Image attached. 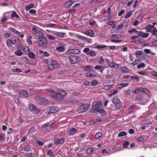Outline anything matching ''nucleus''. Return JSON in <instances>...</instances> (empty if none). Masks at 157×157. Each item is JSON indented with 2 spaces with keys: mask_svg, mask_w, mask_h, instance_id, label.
I'll use <instances>...</instances> for the list:
<instances>
[{
  "mask_svg": "<svg viewBox=\"0 0 157 157\" xmlns=\"http://www.w3.org/2000/svg\"><path fill=\"white\" fill-rule=\"evenodd\" d=\"M102 103L101 101H94L92 104V108L91 109L90 112L93 113H96L98 112L100 108L102 105Z\"/></svg>",
  "mask_w": 157,
  "mask_h": 157,
  "instance_id": "nucleus-1",
  "label": "nucleus"
},
{
  "mask_svg": "<svg viewBox=\"0 0 157 157\" xmlns=\"http://www.w3.org/2000/svg\"><path fill=\"white\" fill-rule=\"evenodd\" d=\"M47 91L51 92L50 95L53 99L56 101L60 100V96H59L58 93L53 90L52 89H48Z\"/></svg>",
  "mask_w": 157,
  "mask_h": 157,
  "instance_id": "nucleus-2",
  "label": "nucleus"
},
{
  "mask_svg": "<svg viewBox=\"0 0 157 157\" xmlns=\"http://www.w3.org/2000/svg\"><path fill=\"white\" fill-rule=\"evenodd\" d=\"M36 100L38 103L40 105H44L48 103V100L40 96L36 97Z\"/></svg>",
  "mask_w": 157,
  "mask_h": 157,
  "instance_id": "nucleus-3",
  "label": "nucleus"
},
{
  "mask_svg": "<svg viewBox=\"0 0 157 157\" xmlns=\"http://www.w3.org/2000/svg\"><path fill=\"white\" fill-rule=\"evenodd\" d=\"M140 91L146 93L147 94H149L150 93V91L147 89L140 87L136 88L134 90L132 91V93L133 94H136L139 93Z\"/></svg>",
  "mask_w": 157,
  "mask_h": 157,
  "instance_id": "nucleus-4",
  "label": "nucleus"
},
{
  "mask_svg": "<svg viewBox=\"0 0 157 157\" xmlns=\"http://www.w3.org/2000/svg\"><path fill=\"white\" fill-rule=\"evenodd\" d=\"M69 58L70 62L72 64L76 63L80 61V58L78 56L73 55L69 56Z\"/></svg>",
  "mask_w": 157,
  "mask_h": 157,
  "instance_id": "nucleus-5",
  "label": "nucleus"
},
{
  "mask_svg": "<svg viewBox=\"0 0 157 157\" xmlns=\"http://www.w3.org/2000/svg\"><path fill=\"white\" fill-rule=\"evenodd\" d=\"M90 105L88 104H86L82 105L78 109V111L79 113H82L85 112L87 110Z\"/></svg>",
  "mask_w": 157,
  "mask_h": 157,
  "instance_id": "nucleus-6",
  "label": "nucleus"
},
{
  "mask_svg": "<svg viewBox=\"0 0 157 157\" xmlns=\"http://www.w3.org/2000/svg\"><path fill=\"white\" fill-rule=\"evenodd\" d=\"M9 29L13 33H14V34L17 35H18V36L19 37L21 38V39H23L24 35L23 34V33H22L16 30V29L14 28L13 27H10L9 28Z\"/></svg>",
  "mask_w": 157,
  "mask_h": 157,
  "instance_id": "nucleus-7",
  "label": "nucleus"
},
{
  "mask_svg": "<svg viewBox=\"0 0 157 157\" xmlns=\"http://www.w3.org/2000/svg\"><path fill=\"white\" fill-rule=\"evenodd\" d=\"M39 40L38 44L39 46L42 47H44L47 44V40L45 37Z\"/></svg>",
  "mask_w": 157,
  "mask_h": 157,
  "instance_id": "nucleus-8",
  "label": "nucleus"
},
{
  "mask_svg": "<svg viewBox=\"0 0 157 157\" xmlns=\"http://www.w3.org/2000/svg\"><path fill=\"white\" fill-rule=\"evenodd\" d=\"M29 109L30 111L34 113H37L40 111V109H38L34 104H30L29 105Z\"/></svg>",
  "mask_w": 157,
  "mask_h": 157,
  "instance_id": "nucleus-9",
  "label": "nucleus"
},
{
  "mask_svg": "<svg viewBox=\"0 0 157 157\" xmlns=\"http://www.w3.org/2000/svg\"><path fill=\"white\" fill-rule=\"evenodd\" d=\"M58 108L55 107H51L46 110V111H48V112L46 113L47 114H53L58 112Z\"/></svg>",
  "mask_w": 157,
  "mask_h": 157,
  "instance_id": "nucleus-10",
  "label": "nucleus"
},
{
  "mask_svg": "<svg viewBox=\"0 0 157 157\" xmlns=\"http://www.w3.org/2000/svg\"><path fill=\"white\" fill-rule=\"evenodd\" d=\"M112 101L114 103L116 107L119 109L121 105V101L119 99L117 98L113 99Z\"/></svg>",
  "mask_w": 157,
  "mask_h": 157,
  "instance_id": "nucleus-11",
  "label": "nucleus"
},
{
  "mask_svg": "<svg viewBox=\"0 0 157 157\" xmlns=\"http://www.w3.org/2000/svg\"><path fill=\"white\" fill-rule=\"evenodd\" d=\"M76 37H78L79 39L83 40L85 42H87L88 43H91L92 42L91 39L87 38L86 37L77 34Z\"/></svg>",
  "mask_w": 157,
  "mask_h": 157,
  "instance_id": "nucleus-12",
  "label": "nucleus"
},
{
  "mask_svg": "<svg viewBox=\"0 0 157 157\" xmlns=\"http://www.w3.org/2000/svg\"><path fill=\"white\" fill-rule=\"evenodd\" d=\"M83 33L87 36H89L91 37L94 36V32L91 29H89L83 32Z\"/></svg>",
  "mask_w": 157,
  "mask_h": 157,
  "instance_id": "nucleus-13",
  "label": "nucleus"
},
{
  "mask_svg": "<svg viewBox=\"0 0 157 157\" xmlns=\"http://www.w3.org/2000/svg\"><path fill=\"white\" fill-rule=\"evenodd\" d=\"M53 34L55 35L57 37L63 38L64 37V36L66 35V33L63 32H54V33Z\"/></svg>",
  "mask_w": 157,
  "mask_h": 157,
  "instance_id": "nucleus-14",
  "label": "nucleus"
},
{
  "mask_svg": "<svg viewBox=\"0 0 157 157\" xmlns=\"http://www.w3.org/2000/svg\"><path fill=\"white\" fill-rule=\"evenodd\" d=\"M19 93H20V96L22 98H26L28 96V94L26 90H20Z\"/></svg>",
  "mask_w": 157,
  "mask_h": 157,
  "instance_id": "nucleus-15",
  "label": "nucleus"
},
{
  "mask_svg": "<svg viewBox=\"0 0 157 157\" xmlns=\"http://www.w3.org/2000/svg\"><path fill=\"white\" fill-rule=\"evenodd\" d=\"M138 33L137 34L139 36L144 38L147 37L149 35V33H143L141 31H138Z\"/></svg>",
  "mask_w": 157,
  "mask_h": 157,
  "instance_id": "nucleus-16",
  "label": "nucleus"
},
{
  "mask_svg": "<svg viewBox=\"0 0 157 157\" xmlns=\"http://www.w3.org/2000/svg\"><path fill=\"white\" fill-rule=\"evenodd\" d=\"M58 94H59V96H61L60 97L61 98L60 100L62 99L63 97L65 96L67 94L66 92L64 91V90H58Z\"/></svg>",
  "mask_w": 157,
  "mask_h": 157,
  "instance_id": "nucleus-17",
  "label": "nucleus"
},
{
  "mask_svg": "<svg viewBox=\"0 0 157 157\" xmlns=\"http://www.w3.org/2000/svg\"><path fill=\"white\" fill-rule=\"evenodd\" d=\"M93 45L94 48L98 49H102L108 47L104 45L100 44H95Z\"/></svg>",
  "mask_w": 157,
  "mask_h": 157,
  "instance_id": "nucleus-18",
  "label": "nucleus"
},
{
  "mask_svg": "<svg viewBox=\"0 0 157 157\" xmlns=\"http://www.w3.org/2000/svg\"><path fill=\"white\" fill-rule=\"evenodd\" d=\"M119 64L114 62H111L109 67L114 69H117L119 68Z\"/></svg>",
  "mask_w": 157,
  "mask_h": 157,
  "instance_id": "nucleus-19",
  "label": "nucleus"
},
{
  "mask_svg": "<svg viewBox=\"0 0 157 157\" xmlns=\"http://www.w3.org/2000/svg\"><path fill=\"white\" fill-rule=\"evenodd\" d=\"M119 70L122 73H127L129 72V69L126 66H124L120 68Z\"/></svg>",
  "mask_w": 157,
  "mask_h": 157,
  "instance_id": "nucleus-20",
  "label": "nucleus"
},
{
  "mask_svg": "<svg viewBox=\"0 0 157 157\" xmlns=\"http://www.w3.org/2000/svg\"><path fill=\"white\" fill-rule=\"evenodd\" d=\"M154 27H154L153 25H152L151 24H149L148 25L145 27V29L147 30V31L148 32H151V29L153 28L154 29Z\"/></svg>",
  "mask_w": 157,
  "mask_h": 157,
  "instance_id": "nucleus-21",
  "label": "nucleus"
},
{
  "mask_svg": "<svg viewBox=\"0 0 157 157\" xmlns=\"http://www.w3.org/2000/svg\"><path fill=\"white\" fill-rule=\"evenodd\" d=\"M37 34L38 40L45 38L44 34L41 31H39Z\"/></svg>",
  "mask_w": 157,
  "mask_h": 157,
  "instance_id": "nucleus-22",
  "label": "nucleus"
},
{
  "mask_svg": "<svg viewBox=\"0 0 157 157\" xmlns=\"http://www.w3.org/2000/svg\"><path fill=\"white\" fill-rule=\"evenodd\" d=\"M28 56L30 58L32 59H35L36 58V56L34 53L33 52L30 51L28 53Z\"/></svg>",
  "mask_w": 157,
  "mask_h": 157,
  "instance_id": "nucleus-23",
  "label": "nucleus"
},
{
  "mask_svg": "<svg viewBox=\"0 0 157 157\" xmlns=\"http://www.w3.org/2000/svg\"><path fill=\"white\" fill-rule=\"evenodd\" d=\"M13 45H18L21 44V41L18 38H16L13 40Z\"/></svg>",
  "mask_w": 157,
  "mask_h": 157,
  "instance_id": "nucleus-24",
  "label": "nucleus"
},
{
  "mask_svg": "<svg viewBox=\"0 0 157 157\" xmlns=\"http://www.w3.org/2000/svg\"><path fill=\"white\" fill-rule=\"evenodd\" d=\"M96 53L95 51L93 50H90L88 54V55L91 57H94L96 56Z\"/></svg>",
  "mask_w": 157,
  "mask_h": 157,
  "instance_id": "nucleus-25",
  "label": "nucleus"
},
{
  "mask_svg": "<svg viewBox=\"0 0 157 157\" xmlns=\"http://www.w3.org/2000/svg\"><path fill=\"white\" fill-rule=\"evenodd\" d=\"M154 36L157 37V29L155 27H154V29L151 30L150 32Z\"/></svg>",
  "mask_w": 157,
  "mask_h": 157,
  "instance_id": "nucleus-26",
  "label": "nucleus"
},
{
  "mask_svg": "<svg viewBox=\"0 0 157 157\" xmlns=\"http://www.w3.org/2000/svg\"><path fill=\"white\" fill-rule=\"evenodd\" d=\"M121 35L120 34H113L110 36L109 37L111 38H121Z\"/></svg>",
  "mask_w": 157,
  "mask_h": 157,
  "instance_id": "nucleus-27",
  "label": "nucleus"
},
{
  "mask_svg": "<svg viewBox=\"0 0 157 157\" xmlns=\"http://www.w3.org/2000/svg\"><path fill=\"white\" fill-rule=\"evenodd\" d=\"M46 36L49 40H55L56 38V37L54 36H53L49 34H48L46 35Z\"/></svg>",
  "mask_w": 157,
  "mask_h": 157,
  "instance_id": "nucleus-28",
  "label": "nucleus"
},
{
  "mask_svg": "<svg viewBox=\"0 0 157 157\" xmlns=\"http://www.w3.org/2000/svg\"><path fill=\"white\" fill-rule=\"evenodd\" d=\"M114 85H108L104 86L103 87V89L105 90H108L113 87Z\"/></svg>",
  "mask_w": 157,
  "mask_h": 157,
  "instance_id": "nucleus-29",
  "label": "nucleus"
},
{
  "mask_svg": "<svg viewBox=\"0 0 157 157\" xmlns=\"http://www.w3.org/2000/svg\"><path fill=\"white\" fill-rule=\"evenodd\" d=\"M105 58L104 59L103 57H100V59L98 61V63L101 65H103L105 63Z\"/></svg>",
  "mask_w": 157,
  "mask_h": 157,
  "instance_id": "nucleus-30",
  "label": "nucleus"
},
{
  "mask_svg": "<svg viewBox=\"0 0 157 157\" xmlns=\"http://www.w3.org/2000/svg\"><path fill=\"white\" fill-rule=\"evenodd\" d=\"M6 43L7 46L10 47H11L13 44V41L10 39H8L7 40Z\"/></svg>",
  "mask_w": 157,
  "mask_h": 157,
  "instance_id": "nucleus-31",
  "label": "nucleus"
},
{
  "mask_svg": "<svg viewBox=\"0 0 157 157\" xmlns=\"http://www.w3.org/2000/svg\"><path fill=\"white\" fill-rule=\"evenodd\" d=\"M95 75L92 72L90 71H88L86 73V76L89 77H93Z\"/></svg>",
  "mask_w": 157,
  "mask_h": 157,
  "instance_id": "nucleus-32",
  "label": "nucleus"
},
{
  "mask_svg": "<svg viewBox=\"0 0 157 157\" xmlns=\"http://www.w3.org/2000/svg\"><path fill=\"white\" fill-rule=\"evenodd\" d=\"M98 112H99L101 115L103 116H105L106 115L105 112L103 109H99Z\"/></svg>",
  "mask_w": 157,
  "mask_h": 157,
  "instance_id": "nucleus-33",
  "label": "nucleus"
},
{
  "mask_svg": "<svg viewBox=\"0 0 157 157\" xmlns=\"http://www.w3.org/2000/svg\"><path fill=\"white\" fill-rule=\"evenodd\" d=\"M73 2L71 1H69L67 2L65 4V7L68 8L70 7L73 4Z\"/></svg>",
  "mask_w": 157,
  "mask_h": 157,
  "instance_id": "nucleus-34",
  "label": "nucleus"
},
{
  "mask_svg": "<svg viewBox=\"0 0 157 157\" xmlns=\"http://www.w3.org/2000/svg\"><path fill=\"white\" fill-rule=\"evenodd\" d=\"M77 132L76 129L75 128H73L71 129V131L69 132V134L71 135H73Z\"/></svg>",
  "mask_w": 157,
  "mask_h": 157,
  "instance_id": "nucleus-35",
  "label": "nucleus"
},
{
  "mask_svg": "<svg viewBox=\"0 0 157 157\" xmlns=\"http://www.w3.org/2000/svg\"><path fill=\"white\" fill-rule=\"evenodd\" d=\"M33 31V33L34 34H36L39 31V30L37 29L36 26H34L32 29Z\"/></svg>",
  "mask_w": 157,
  "mask_h": 157,
  "instance_id": "nucleus-36",
  "label": "nucleus"
},
{
  "mask_svg": "<svg viewBox=\"0 0 157 157\" xmlns=\"http://www.w3.org/2000/svg\"><path fill=\"white\" fill-rule=\"evenodd\" d=\"M11 17L13 18L16 17V18H20L19 15L17 14L15 11L13 12L11 15Z\"/></svg>",
  "mask_w": 157,
  "mask_h": 157,
  "instance_id": "nucleus-37",
  "label": "nucleus"
},
{
  "mask_svg": "<svg viewBox=\"0 0 157 157\" xmlns=\"http://www.w3.org/2000/svg\"><path fill=\"white\" fill-rule=\"evenodd\" d=\"M102 136V133H96L95 136V139H98Z\"/></svg>",
  "mask_w": 157,
  "mask_h": 157,
  "instance_id": "nucleus-38",
  "label": "nucleus"
},
{
  "mask_svg": "<svg viewBox=\"0 0 157 157\" xmlns=\"http://www.w3.org/2000/svg\"><path fill=\"white\" fill-rule=\"evenodd\" d=\"M56 50L58 52H61L64 50V48L62 46H60L56 48Z\"/></svg>",
  "mask_w": 157,
  "mask_h": 157,
  "instance_id": "nucleus-39",
  "label": "nucleus"
},
{
  "mask_svg": "<svg viewBox=\"0 0 157 157\" xmlns=\"http://www.w3.org/2000/svg\"><path fill=\"white\" fill-rule=\"evenodd\" d=\"M56 67L54 66L51 64H48V70L52 71L54 68H56Z\"/></svg>",
  "mask_w": 157,
  "mask_h": 157,
  "instance_id": "nucleus-40",
  "label": "nucleus"
},
{
  "mask_svg": "<svg viewBox=\"0 0 157 157\" xmlns=\"http://www.w3.org/2000/svg\"><path fill=\"white\" fill-rule=\"evenodd\" d=\"M127 135L126 133L125 132H120L118 135V136L119 137H121L123 136H126Z\"/></svg>",
  "mask_w": 157,
  "mask_h": 157,
  "instance_id": "nucleus-41",
  "label": "nucleus"
},
{
  "mask_svg": "<svg viewBox=\"0 0 157 157\" xmlns=\"http://www.w3.org/2000/svg\"><path fill=\"white\" fill-rule=\"evenodd\" d=\"M133 12L132 10L129 11L126 15L125 16V18L126 19H127L132 14Z\"/></svg>",
  "mask_w": 157,
  "mask_h": 157,
  "instance_id": "nucleus-42",
  "label": "nucleus"
},
{
  "mask_svg": "<svg viewBox=\"0 0 157 157\" xmlns=\"http://www.w3.org/2000/svg\"><path fill=\"white\" fill-rule=\"evenodd\" d=\"M68 40L72 44L75 43L77 44L78 43V40H74L71 39H68Z\"/></svg>",
  "mask_w": 157,
  "mask_h": 157,
  "instance_id": "nucleus-43",
  "label": "nucleus"
},
{
  "mask_svg": "<svg viewBox=\"0 0 157 157\" xmlns=\"http://www.w3.org/2000/svg\"><path fill=\"white\" fill-rule=\"evenodd\" d=\"M94 149L91 148H88L86 150V152L88 154H90L93 152Z\"/></svg>",
  "mask_w": 157,
  "mask_h": 157,
  "instance_id": "nucleus-44",
  "label": "nucleus"
},
{
  "mask_svg": "<svg viewBox=\"0 0 157 157\" xmlns=\"http://www.w3.org/2000/svg\"><path fill=\"white\" fill-rule=\"evenodd\" d=\"M34 5V4H30L26 6L25 7V9L26 10H29L30 8H33Z\"/></svg>",
  "mask_w": 157,
  "mask_h": 157,
  "instance_id": "nucleus-45",
  "label": "nucleus"
},
{
  "mask_svg": "<svg viewBox=\"0 0 157 157\" xmlns=\"http://www.w3.org/2000/svg\"><path fill=\"white\" fill-rule=\"evenodd\" d=\"M129 143L127 141H125L123 144V146L124 148H127L129 145Z\"/></svg>",
  "mask_w": 157,
  "mask_h": 157,
  "instance_id": "nucleus-46",
  "label": "nucleus"
},
{
  "mask_svg": "<svg viewBox=\"0 0 157 157\" xmlns=\"http://www.w3.org/2000/svg\"><path fill=\"white\" fill-rule=\"evenodd\" d=\"M26 155L27 156L29 157H35V155L32 152L30 153H26Z\"/></svg>",
  "mask_w": 157,
  "mask_h": 157,
  "instance_id": "nucleus-47",
  "label": "nucleus"
},
{
  "mask_svg": "<svg viewBox=\"0 0 157 157\" xmlns=\"http://www.w3.org/2000/svg\"><path fill=\"white\" fill-rule=\"evenodd\" d=\"M90 49L88 48H86L83 49V52L85 53L86 55H88V54L90 52Z\"/></svg>",
  "mask_w": 157,
  "mask_h": 157,
  "instance_id": "nucleus-48",
  "label": "nucleus"
},
{
  "mask_svg": "<svg viewBox=\"0 0 157 157\" xmlns=\"http://www.w3.org/2000/svg\"><path fill=\"white\" fill-rule=\"evenodd\" d=\"M140 62V60L139 59H136L134 61L131 63L132 65V66H135L138 63H139Z\"/></svg>",
  "mask_w": 157,
  "mask_h": 157,
  "instance_id": "nucleus-49",
  "label": "nucleus"
},
{
  "mask_svg": "<svg viewBox=\"0 0 157 157\" xmlns=\"http://www.w3.org/2000/svg\"><path fill=\"white\" fill-rule=\"evenodd\" d=\"M5 139V135L2 133H0V140L4 141Z\"/></svg>",
  "mask_w": 157,
  "mask_h": 157,
  "instance_id": "nucleus-50",
  "label": "nucleus"
},
{
  "mask_svg": "<svg viewBox=\"0 0 157 157\" xmlns=\"http://www.w3.org/2000/svg\"><path fill=\"white\" fill-rule=\"evenodd\" d=\"M15 54L17 56H21L23 54V53L19 51H17L15 52Z\"/></svg>",
  "mask_w": 157,
  "mask_h": 157,
  "instance_id": "nucleus-51",
  "label": "nucleus"
},
{
  "mask_svg": "<svg viewBox=\"0 0 157 157\" xmlns=\"http://www.w3.org/2000/svg\"><path fill=\"white\" fill-rule=\"evenodd\" d=\"M91 67L90 66H84L82 67L83 69L86 71H87L89 70L90 68Z\"/></svg>",
  "mask_w": 157,
  "mask_h": 157,
  "instance_id": "nucleus-52",
  "label": "nucleus"
},
{
  "mask_svg": "<svg viewBox=\"0 0 157 157\" xmlns=\"http://www.w3.org/2000/svg\"><path fill=\"white\" fill-rule=\"evenodd\" d=\"M135 52V54L137 57V55L140 56L141 55L142 53V52L141 51H136Z\"/></svg>",
  "mask_w": 157,
  "mask_h": 157,
  "instance_id": "nucleus-53",
  "label": "nucleus"
},
{
  "mask_svg": "<svg viewBox=\"0 0 157 157\" xmlns=\"http://www.w3.org/2000/svg\"><path fill=\"white\" fill-rule=\"evenodd\" d=\"M12 71L13 72H16L17 73H20L22 71L19 68H16L14 69H13Z\"/></svg>",
  "mask_w": 157,
  "mask_h": 157,
  "instance_id": "nucleus-54",
  "label": "nucleus"
},
{
  "mask_svg": "<svg viewBox=\"0 0 157 157\" xmlns=\"http://www.w3.org/2000/svg\"><path fill=\"white\" fill-rule=\"evenodd\" d=\"M31 148L30 145H27L24 148V150L25 151H29Z\"/></svg>",
  "mask_w": 157,
  "mask_h": 157,
  "instance_id": "nucleus-55",
  "label": "nucleus"
},
{
  "mask_svg": "<svg viewBox=\"0 0 157 157\" xmlns=\"http://www.w3.org/2000/svg\"><path fill=\"white\" fill-rule=\"evenodd\" d=\"M48 155H50V157H52L53 156V152H52V150L51 149L49 150L47 153Z\"/></svg>",
  "mask_w": 157,
  "mask_h": 157,
  "instance_id": "nucleus-56",
  "label": "nucleus"
},
{
  "mask_svg": "<svg viewBox=\"0 0 157 157\" xmlns=\"http://www.w3.org/2000/svg\"><path fill=\"white\" fill-rule=\"evenodd\" d=\"M145 67V64L143 63H141L137 66V68H144Z\"/></svg>",
  "mask_w": 157,
  "mask_h": 157,
  "instance_id": "nucleus-57",
  "label": "nucleus"
},
{
  "mask_svg": "<svg viewBox=\"0 0 157 157\" xmlns=\"http://www.w3.org/2000/svg\"><path fill=\"white\" fill-rule=\"evenodd\" d=\"M135 99L137 101L142 100V97L140 95H137L135 97Z\"/></svg>",
  "mask_w": 157,
  "mask_h": 157,
  "instance_id": "nucleus-58",
  "label": "nucleus"
},
{
  "mask_svg": "<svg viewBox=\"0 0 157 157\" xmlns=\"http://www.w3.org/2000/svg\"><path fill=\"white\" fill-rule=\"evenodd\" d=\"M151 75L155 77H157V72L155 71H151Z\"/></svg>",
  "mask_w": 157,
  "mask_h": 157,
  "instance_id": "nucleus-59",
  "label": "nucleus"
},
{
  "mask_svg": "<svg viewBox=\"0 0 157 157\" xmlns=\"http://www.w3.org/2000/svg\"><path fill=\"white\" fill-rule=\"evenodd\" d=\"M102 67L103 66H101V65H98L94 67V68L96 70H100Z\"/></svg>",
  "mask_w": 157,
  "mask_h": 157,
  "instance_id": "nucleus-60",
  "label": "nucleus"
},
{
  "mask_svg": "<svg viewBox=\"0 0 157 157\" xmlns=\"http://www.w3.org/2000/svg\"><path fill=\"white\" fill-rule=\"evenodd\" d=\"M138 73L141 75H147V73L144 71H139Z\"/></svg>",
  "mask_w": 157,
  "mask_h": 157,
  "instance_id": "nucleus-61",
  "label": "nucleus"
},
{
  "mask_svg": "<svg viewBox=\"0 0 157 157\" xmlns=\"http://www.w3.org/2000/svg\"><path fill=\"white\" fill-rule=\"evenodd\" d=\"M132 93L130 90H126L124 91V93L125 94L130 95Z\"/></svg>",
  "mask_w": 157,
  "mask_h": 157,
  "instance_id": "nucleus-62",
  "label": "nucleus"
},
{
  "mask_svg": "<svg viewBox=\"0 0 157 157\" xmlns=\"http://www.w3.org/2000/svg\"><path fill=\"white\" fill-rule=\"evenodd\" d=\"M74 49H69V50H68L67 52V53L68 54H72V53H74Z\"/></svg>",
  "mask_w": 157,
  "mask_h": 157,
  "instance_id": "nucleus-63",
  "label": "nucleus"
},
{
  "mask_svg": "<svg viewBox=\"0 0 157 157\" xmlns=\"http://www.w3.org/2000/svg\"><path fill=\"white\" fill-rule=\"evenodd\" d=\"M130 78L132 79H136L138 81H139L140 80V78L138 77L135 76H132L130 77Z\"/></svg>",
  "mask_w": 157,
  "mask_h": 157,
  "instance_id": "nucleus-64",
  "label": "nucleus"
}]
</instances>
